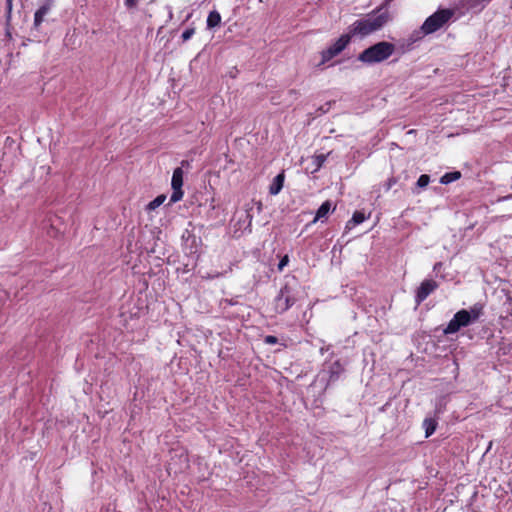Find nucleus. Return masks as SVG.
Returning <instances> with one entry per match:
<instances>
[{
  "label": "nucleus",
  "instance_id": "nucleus-1",
  "mask_svg": "<svg viewBox=\"0 0 512 512\" xmlns=\"http://www.w3.org/2000/svg\"><path fill=\"white\" fill-rule=\"evenodd\" d=\"M352 39V28L348 27V31L342 34L338 39L332 42L326 49L320 52V61L315 64L316 68H321L340 55L349 45Z\"/></svg>",
  "mask_w": 512,
  "mask_h": 512
},
{
  "label": "nucleus",
  "instance_id": "nucleus-2",
  "mask_svg": "<svg viewBox=\"0 0 512 512\" xmlns=\"http://www.w3.org/2000/svg\"><path fill=\"white\" fill-rule=\"evenodd\" d=\"M389 20L388 12L384 11L377 14H370L365 19L359 20L354 26V33L362 36L371 34L381 29Z\"/></svg>",
  "mask_w": 512,
  "mask_h": 512
},
{
  "label": "nucleus",
  "instance_id": "nucleus-3",
  "mask_svg": "<svg viewBox=\"0 0 512 512\" xmlns=\"http://www.w3.org/2000/svg\"><path fill=\"white\" fill-rule=\"evenodd\" d=\"M394 52V45L389 42H379L360 54L359 60L367 63L381 62L389 58Z\"/></svg>",
  "mask_w": 512,
  "mask_h": 512
},
{
  "label": "nucleus",
  "instance_id": "nucleus-4",
  "mask_svg": "<svg viewBox=\"0 0 512 512\" xmlns=\"http://www.w3.org/2000/svg\"><path fill=\"white\" fill-rule=\"evenodd\" d=\"M454 15L451 9H442L428 17L423 23L421 29L425 34H431L440 29Z\"/></svg>",
  "mask_w": 512,
  "mask_h": 512
},
{
  "label": "nucleus",
  "instance_id": "nucleus-5",
  "mask_svg": "<svg viewBox=\"0 0 512 512\" xmlns=\"http://www.w3.org/2000/svg\"><path fill=\"white\" fill-rule=\"evenodd\" d=\"M183 247L186 256H200L204 253L202 246V239L199 236H196L194 233L186 230L183 235Z\"/></svg>",
  "mask_w": 512,
  "mask_h": 512
},
{
  "label": "nucleus",
  "instance_id": "nucleus-6",
  "mask_svg": "<svg viewBox=\"0 0 512 512\" xmlns=\"http://www.w3.org/2000/svg\"><path fill=\"white\" fill-rule=\"evenodd\" d=\"M295 302L296 298L294 297L292 289L288 285H285L280 289L278 295L275 297V311L277 313H284L290 307H292Z\"/></svg>",
  "mask_w": 512,
  "mask_h": 512
},
{
  "label": "nucleus",
  "instance_id": "nucleus-7",
  "mask_svg": "<svg viewBox=\"0 0 512 512\" xmlns=\"http://www.w3.org/2000/svg\"><path fill=\"white\" fill-rule=\"evenodd\" d=\"M470 324V316L467 313V310L462 309L454 314L443 332L445 335L453 334L458 332L462 327H467Z\"/></svg>",
  "mask_w": 512,
  "mask_h": 512
},
{
  "label": "nucleus",
  "instance_id": "nucleus-8",
  "mask_svg": "<svg viewBox=\"0 0 512 512\" xmlns=\"http://www.w3.org/2000/svg\"><path fill=\"white\" fill-rule=\"evenodd\" d=\"M183 170L182 167H177L173 171L171 179L172 194L170 196L169 205L177 203L183 197Z\"/></svg>",
  "mask_w": 512,
  "mask_h": 512
},
{
  "label": "nucleus",
  "instance_id": "nucleus-9",
  "mask_svg": "<svg viewBox=\"0 0 512 512\" xmlns=\"http://www.w3.org/2000/svg\"><path fill=\"white\" fill-rule=\"evenodd\" d=\"M55 5V0H43L39 8L34 13L33 27L38 30L44 21L45 16Z\"/></svg>",
  "mask_w": 512,
  "mask_h": 512
},
{
  "label": "nucleus",
  "instance_id": "nucleus-10",
  "mask_svg": "<svg viewBox=\"0 0 512 512\" xmlns=\"http://www.w3.org/2000/svg\"><path fill=\"white\" fill-rule=\"evenodd\" d=\"M438 284L432 279L424 280L416 290L415 302L422 303L436 288Z\"/></svg>",
  "mask_w": 512,
  "mask_h": 512
},
{
  "label": "nucleus",
  "instance_id": "nucleus-11",
  "mask_svg": "<svg viewBox=\"0 0 512 512\" xmlns=\"http://www.w3.org/2000/svg\"><path fill=\"white\" fill-rule=\"evenodd\" d=\"M284 181H285V173H284V171H282L273 178L272 183L269 186L270 195L275 196V195L279 194L283 188Z\"/></svg>",
  "mask_w": 512,
  "mask_h": 512
},
{
  "label": "nucleus",
  "instance_id": "nucleus-12",
  "mask_svg": "<svg viewBox=\"0 0 512 512\" xmlns=\"http://www.w3.org/2000/svg\"><path fill=\"white\" fill-rule=\"evenodd\" d=\"M328 154H317L311 157V168L307 167V172L316 173L321 169L327 159Z\"/></svg>",
  "mask_w": 512,
  "mask_h": 512
},
{
  "label": "nucleus",
  "instance_id": "nucleus-13",
  "mask_svg": "<svg viewBox=\"0 0 512 512\" xmlns=\"http://www.w3.org/2000/svg\"><path fill=\"white\" fill-rule=\"evenodd\" d=\"M331 210H332L331 201L327 200V201L323 202L320 205V207L317 209L313 222L322 220L324 218L326 219L328 214L331 212Z\"/></svg>",
  "mask_w": 512,
  "mask_h": 512
},
{
  "label": "nucleus",
  "instance_id": "nucleus-14",
  "mask_svg": "<svg viewBox=\"0 0 512 512\" xmlns=\"http://www.w3.org/2000/svg\"><path fill=\"white\" fill-rule=\"evenodd\" d=\"M221 24V15L217 10L210 11L206 20L207 29H215Z\"/></svg>",
  "mask_w": 512,
  "mask_h": 512
},
{
  "label": "nucleus",
  "instance_id": "nucleus-15",
  "mask_svg": "<svg viewBox=\"0 0 512 512\" xmlns=\"http://www.w3.org/2000/svg\"><path fill=\"white\" fill-rule=\"evenodd\" d=\"M60 221V218L55 216L54 218H49L50 227L47 229V234L50 237L57 238L61 234H63V231L57 227V222Z\"/></svg>",
  "mask_w": 512,
  "mask_h": 512
},
{
  "label": "nucleus",
  "instance_id": "nucleus-16",
  "mask_svg": "<svg viewBox=\"0 0 512 512\" xmlns=\"http://www.w3.org/2000/svg\"><path fill=\"white\" fill-rule=\"evenodd\" d=\"M251 223H252V215L245 211L241 217L237 220L236 225L239 227V229L247 230L249 229V232H251Z\"/></svg>",
  "mask_w": 512,
  "mask_h": 512
},
{
  "label": "nucleus",
  "instance_id": "nucleus-17",
  "mask_svg": "<svg viewBox=\"0 0 512 512\" xmlns=\"http://www.w3.org/2000/svg\"><path fill=\"white\" fill-rule=\"evenodd\" d=\"M437 420L434 418H425L423 421V428L425 429V437H430L437 428Z\"/></svg>",
  "mask_w": 512,
  "mask_h": 512
},
{
  "label": "nucleus",
  "instance_id": "nucleus-18",
  "mask_svg": "<svg viewBox=\"0 0 512 512\" xmlns=\"http://www.w3.org/2000/svg\"><path fill=\"white\" fill-rule=\"evenodd\" d=\"M467 313L470 316V322L473 323L477 321L483 314V306L479 303H476L471 306L469 310H467Z\"/></svg>",
  "mask_w": 512,
  "mask_h": 512
},
{
  "label": "nucleus",
  "instance_id": "nucleus-19",
  "mask_svg": "<svg viewBox=\"0 0 512 512\" xmlns=\"http://www.w3.org/2000/svg\"><path fill=\"white\" fill-rule=\"evenodd\" d=\"M12 8H13V0H6V13H5L6 36L9 38H11L10 22H11V18H12Z\"/></svg>",
  "mask_w": 512,
  "mask_h": 512
},
{
  "label": "nucleus",
  "instance_id": "nucleus-20",
  "mask_svg": "<svg viewBox=\"0 0 512 512\" xmlns=\"http://www.w3.org/2000/svg\"><path fill=\"white\" fill-rule=\"evenodd\" d=\"M165 200H166V195L165 194L158 195L156 198H154L152 201H150L146 205L145 210L147 212L153 211L156 208H158L159 206H161L164 203Z\"/></svg>",
  "mask_w": 512,
  "mask_h": 512
},
{
  "label": "nucleus",
  "instance_id": "nucleus-21",
  "mask_svg": "<svg viewBox=\"0 0 512 512\" xmlns=\"http://www.w3.org/2000/svg\"><path fill=\"white\" fill-rule=\"evenodd\" d=\"M460 177H461V173L459 171L449 172V173L444 174L441 177L440 182L442 184H449L453 181L458 180Z\"/></svg>",
  "mask_w": 512,
  "mask_h": 512
},
{
  "label": "nucleus",
  "instance_id": "nucleus-22",
  "mask_svg": "<svg viewBox=\"0 0 512 512\" xmlns=\"http://www.w3.org/2000/svg\"><path fill=\"white\" fill-rule=\"evenodd\" d=\"M195 33L194 27H189L182 32L181 38L183 42H186L192 38Z\"/></svg>",
  "mask_w": 512,
  "mask_h": 512
},
{
  "label": "nucleus",
  "instance_id": "nucleus-23",
  "mask_svg": "<svg viewBox=\"0 0 512 512\" xmlns=\"http://www.w3.org/2000/svg\"><path fill=\"white\" fill-rule=\"evenodd\" d=\"M429 181H430V177L426 174H423L418 178L417 186L420 188H424L429 184Z\"/></svg>",
  "mask_w": 512,
  "mask_h": 512
},
{
  "label": "nucleus",
  "instance_id": "nucleus-24",
  "mask_svg": "<svg viewBox=\"0 0 512 512\" xmlns=\"http://www.w3.org/2000/svg\"><path fill=\"white\" fill-rule=\"evenodd\" d=\"M330 105H331V103H330V102H328V103H326L325 105L320 106V107L316 110V112L314 113V114H315V116L317 117V116H320V115H322V114L327 113V112L329 111V109H330Z\"/></svg>",
  "mask_w": 512,
  "mask_h": 512
},
{
  "label": "nucleus",
  "instance_id": "nucleus-25",
  "mask_svg": "<svg viewBox=\"0 0 512 512\" xmlns=\"http://www.w3.org/2000/svg\"><path fill=\"white\" fill-rule=\"evenodd\" d=\"M366 218L365 213L363 212H354V225L362 223Z\"/></svg>",
  "mask_w": 512,
  "mask_h": 512
},
{
  "label": "nucleus",
  "instance_id": "nucleus-26",
  "mask_svg": "<svg viewBox=\"0 0 512 512\" xmlns=\"http://www.w3.org/2000/svg\"><path fill=\"white\" fill-rule=\"evenodd\" d=\"M138 0H124V5L128 10L135 9L137 7Z\"/></svg>",
  "mask_w": 512,
  "mask_h": 512
},
{
  "label": "nucleus",
  "instance_id": "nucleus-27",
  "mask_svg": "<svg viewBox=\"0 0 512 512\" xmlns=\"http://www.w3.org/2000/svg\"><path fill=\"white\" fill-rule=\"evenodd\" d=\"M289 258H280V261L278 263V270L282 271L283 268L288 264Z\"/></svg>",
  "mask_w": 512,
  "mask_h": 512
},
{
  "label": "nucleus",
  "instance_id": "nucleus-28",
  "mask_svg": "<svg viewBox=\"0 0 512 512\" xmlns=\"http://www.w3.org/2000/svg\"><path fill=\"white\" fill-rule=\"evenodd\" d=\"M277 342H278V339L275 336L268 335L265 337V343H267V344H276Z\"/></svg>",
  "mask_w": 512,
  "mask_h": 512
},
{
  "label": "nucleus",
  "instance_id": "nucleus-29",
  "mask_svg": "<svg viewBox=\"0 0 512 512\" xmlns=\"http://www.w3.org/2000/svg\"><path fill=\"white\" fill-rule=\"evenodd\" d=\"M180 165H181L180 167H182V170L183 169L189 170L191 168V161H189V160H182L180 162Z\"/></svg>",
  "mask_w": 512,
  "mask_h": 512
},
{
  "label": "nucleus",
  "instance_id": "nucleus-30",
  "mask_svg": "<svg viewBox=\"0 0 512 512\" xmlns=\"http://www.w3.org/2000/svg\"><path fill=\"white\" fill-rule=\"evenodd\" d=\"M223 274H224V272H222V271H213L211 273H207V277L208 278H214V277H219V276H221Z\"/></svg>",
  "mask_w": 512,
  "mask_h": 512
},
{
  "label": "nucleus",
  "instance_id": "nucleus-31",
  "mask_svg": "<svg viewBox=\"0 0 512 512\" xmlns=\"http://www.w3.org/2000/svg\"><path fill=\"white\" fill-rule=\"evenodd\" d=\"M442 267V263L441 262H438L436 263L434 266H433V270L434 272H436V274H439L440 273V269Z\"/></svg>",
  "mask_w": 512,
  "mask_h": 512
},
{
  "label": "nucleus",
  "instance_id": "nucleus-32",
  "mask_svg": "<svg viewBox=\"0 0 512 512\" xmlns=\"http://www.w3.org/2000/svg\"><path fill=\"white\" fill-rule=\"evenodd\" d=\"M168 9V17L171 20L173 18V11L171 6H167Z\"/></svg>",
  "mask_w": 512,
  "mask_h": 512
},
{
  "label": "nucleus",
  "instance_id": "nucleus-33",
  "mask_svg": "<svg viewBox=\"0 0 512 512\" xmlns=\"http://www.w3.org/2000/svg\"><path fill=\"white\" fill-rule=\"evenodd\" d=\"M352 224V218L350 220L347 221L346 223V228H350V225Z\"/></svg>",
  "mask_w": 512,
  "mask_h": 512
},
{
  "label": "nucleus",
  "instance_id": "nucleus-34",
  "mask_svg": "<svg viewBox=\"0 0 512 512\" xmlns=\"http://www.w3.org/2000/svg\"><path fill=\"white\" fill-rule=\"evenodd\" d=\"M337 63V61L331 63L329 66H334Z\"/></svg>",
  "mask_w": 512,
  "mask_h": 512
}]
</instances>
